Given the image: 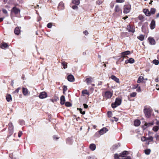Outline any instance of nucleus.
<instances>
[{"instance_id":"obj_41","label":"nucleus","mask_w":159,"mask_h":159,"mask_svg":"<svg viewBox=\"0 0 159 159\" xmlns=\"http://www.w3.org/2000/svg\"><path fill=\"white\" fill-rule=\"evenodd\" d=\"M67 90V86L65 85H64L63 87V91L64 94L65 93V92Z\"/></svg>"},{"instance_id":"obj_47","label":"nucleus","mask_w":159,"mask_h":159,"mask_svg":"<svg viewBox=\"0 0 159 159\" xmlns=\"http://www.w3.org/2000/svg\"><path fill=\"white\" fill-rule=\"evenodd\" d=\"M20 89V88H18L15 91H13V93L14 94H15L16 93H18Z\"/></svg>"},{"instance_id":"obj_24","label":"nucleus","mask_w":159,"mask_h":159,"mask_svg":"<svg viewBox=\"0 0 159 159\" xmlns=\"http://www.w3.org/2000/svg\"><path fill=\"white\" fill-rule=\"evenodd\" d=\"M143 12L145 15L147 16H150V11L149 10L147 9H144L143 10Z\"/></svg>"},{"instance_id":"obj_29","label":"nucleus","mask_w":159,"mask_h":159,"mask_svg":"<svg viewBox=\"0 0 159 159\" xmlns=\"http://www.w3.org/2000/svg\"><path fill=\"white\" fill-rule=\"evenodd\" d=\"M90 149L92 151H94L96 148V145L93 143L91 144L89 146Z\"/></svg>"},{"instance_id":"obj_35","label":"nucleus","mask_w":159,"mask_h":159,"mask_svg":"<svg viewBox=\"0 0 159 159\" xmlns=\"http://www.w3.org/2000/svg\"><path fill=\"white\" fill-rule=\"evenodd\" d=\"M61 63L62 66H63V68L64 69H66L67 68V65L66 62L65 61H63L62 62H61Z\"/></svg>"},{"instance_id":"obj_43","label":"nucleus","mask_w":159,"mask_h":159,"mask_svg":"<svg viewBox=\"0 0 159 159\" xmlns=\"http://www.w3.org/2000/svg\"><path fill=\"white\" fill-rule=\"evenodd\" d=\"M78 109L79 110L80 112V113L81 114H82V115H84L85 114V111H83L82 109L81 108H78Z\"/></svg>"},{"instance_id":"obj_7","label":"nucleus","mask_w":159,"mask_h":159,"mask_svg":"<svg viewBox=\"0 0 159 159\" xmlns=\"http://www.w3.org/2000/svg\"><path fill=\"white\" fill-rule=\"evenodd\" d=\"M114 11L115 13H117L119 15H120L122 13V10L120 9V6L118 5H116Z\"/></svg>"},{"instance_id":"obj_27","label":"nucleus","mask_w":159,"mask_h":159,"mask_svg":"<svg viewBox=\"0 0 159 159\" xmlns=\"http://www.w3.org/2000/svg\"><path fill=\"white\" fill-rule=\"evenodd\" d=\"M134 124L135 126H138L140 124V121L139 120H136L134 122Z\"/></svg>"},{"instance_id":"obj_63","label":"nucleus","mask_w":159,"mask_h":159,"mask_svg":"<svg viewBox=\"0 0 159 159\" xmlns=\"http://www.w3.org/2000/svg\"><path fill=\"white\" fill-rule=\"evenodd\" d=\"M102 81H99L98 83V85H101L102 84Z\"/></svg>"},{"instance_id":"obj_18","label":"nucleus","mask_w":159,"mask_h":159,"mask_svg":"<svg viewBox=\"0 0 159 159\" xmlns=\"http://www.w3.org/2000/svg\"><path fill=\"white\" fill-rule=\"evenodd\" d=\"M134 61L135 60L133 58H129V59H127L125 61V63L127 64L128 63H130L131 64H132L134 63Z\"/></svg>"},{"instance_id":"obj_32","label":"nucleus","mask_w":159,"mask_h":159,"mask_svg":"<svg viewBox=\"0 0 159 159\" xmlns=\"http://www.w3.org/2000/svg\"><path fill=\"white\" fill-rule=\"evenodd\" d=\"M72 2L74 4L78 5L80 3V0H74L72 1Z\"/></svg>"},{"instance_id":"obj_6","label":"nucleus","mask_w":159,"mask_h":159,"mask_svg":"<svg viewBox=\"0 0 159 159\" xmlns=\"http://www.w3.org/2000/svg\"><path fill=\"white\" fill-rule=\"evenodd\" d=\"M131 9V6L129 4L125 5L124 7L123 12L125 14L129 13Z\"/></svg>"},{"instance_id":"obj_38","label":"nucleus","mask_w":159,"mask_h":159,"mask_svg":"<svg viewBox=\"0 0 159 159\" xmlns=\"http://www.w3.org/2000/svg\"><path fill=\"white\" fill-rule=\"evenodd\" d=\"M139 19L142 21H143L144 19V17L141 15H139L138 17Z\"/></svg>"},{"instance_id":"obj_25","label":"nucleus","mask_w":159,"mask_h":159,"mask_svg":"<svg viewBox=\"0 0 159 159\" xmlns=\"http://www.w3.org/2000/svg\"><path fill=\"white\" fill-rule=\"evenodd\" d=\"M65 102V96L63 95L61 96L60 98V104L61 105H63L64 104Z\"/></svg>"},{"instance_id":"obj_48","label":"nucleus","mask_w":159,"mask_h":159,"mask_svg":"<svg viewBox=\"0 0 159 159\" xmlns=\"http://www.w3.org/2000/svg\"><path fill=\"white\" fill-rule=\"evenodd\" d=\"M52 23H49L47 25V27L49 28H51L52 26Z\"/></svg>"},{"instance_id":"obj_20","label":"nucleus","mask_w":159,"mask_h":159,"mask_svg":"<svg viewBox=\"0 0 159 159\" xmlns=\"http://www.w3.org/2000/svg\"><path fill=\"white\" fill-rule=\"evenodd\" d=\"M22 93L24 95H27L29 94L28 89L27 88L23 87L22 88Z\"/></svg>"},{"instance_id":"obj_49","label":"nucleus","mask_w":159,"mask_h":159,"mask_svg":"<svg viewBox=\"0 0 159 159\" xmlns=\"http://www.w3.org/2000/svg\"><path fill=\"white\" fill-rule=\"evenodd\" d=\"M103 2L101 0H98L96 1V3L98 5H100Z\"/></svg>"},{"instance_id":"obj_45","label":"nucleus","mask_w":159,"mask_h":159,"mask_svg":"<svg viewBox=\"0 0 159 159\" xmlns=\"http://www.w3.org/2000/svg\"><path fill=\"white\" fill-rule=\"evenodd\" d=\"M150 140V141H152L153 140V138L152 136H150L148 137H146V141L147 140Z\"/></svg>"},{"instance_id":"obj_60","label":"nucleus","mask_w":159,"mask_h":159,"mask_svg":"<svg viewBox=\"0 0 159 159\" xmlns=\"http://www.w3.org/2000/svg\"><path fill=\"white\" fill-rule=\"evenodd\" d=\"M83 105L84 107L85 108H87L88 107V106L86 104H84Z\"/></svg>"},{"instance_id":"obj_14","label":"nucleus","mask_w":159,"mask_h":159,"mask_svg":"<svg viewBox=\"0 0 159 159\" xmlns=\"http://www.w3.org/2000/svg\"><path fill=\"white\" fill-rule=\"evenodd\" d=\"M129 154L128 151H124L121 153L120 154V157H124L125 156Z\"/></svg>"},{"instance_id":"obj_37","label":"nucleus","mask_w":159,"mask_h":159,"mask_svg":"<svg viewBox=\"0 0 159 159\" xmlns=\"http://www.w3.org/2000/svg\"><path fill=\"white\" fill-rule=\"evenodd\" d=\"M65 105L67 107H70L72 106L71 103L69 102H66L65 103Z\"/></svg>"},{"instance_id":"obj_17","label":"nucleus","mask_w":159,"mask_h":159,"mask_svg":"<svg viewBox=\"0 0 159 159\" xmlns=\"http://www.w3.org/2000/svg\"><path fill=\"white\" fill-rule=\"evenodd\" d=\"M155 21L153 20H152L150 25V28L152 30H153L155 27Z\"/></svg>"},{"instance_id":"obj_15","label":"nucleus","mask_w":159,"mask_h":159,"mask_svg":"<svg viewBox=\"0 0 159 159\" xmlns=\"http://www.w3.org/2000/svg\"><path fill=\"white\" fill-rule=\"evenodd\" d=\"M20 28L19 27H17L15 28L14 31V32L16 34L19 35L20 34Z\"/></svg>"},{"instance_id":"obj_4","label":"nucleus","mask_w":159,"mask_h":159,"mask_svg":"<svg viewBox=\"0 0 159 159\" xmlns=\"http://www.w3.org/2000/svg\"><path fill=\"white\" fill-rule=\"evenodd\" d=\"M113 95V93L112 91H106L102 93V95L103 97L105 98L106 99L111 98Z\"/></svg>"},{"instance_id":"obj_30","label":"nucleus","mask_w":159,"mask_h":159,"mask_svg":"<svg viewBox=\"0 0 159 159\" xmlns=\"http://www.w3.org/2000/svg\"><path fill=\"white\" fill-rule=\"evenodd\" d=\"M143 80H144V77L142 76H140L138 78V79L137 81V82L138 83H139L143 82Z\"/></svg>"},{"instance_id":"obj_58","label":"nucleus","mask_w":159,"mask_h":159,"mask_svg":"<svg viewBox=\"0 0 159 159\" xmlns=\"http://www.w3.org/2000/svg\"><path fill=\"white\" fill-rule=\"evenodd\" d=\"M83 33L86 35H87L89 34V33L87 30H85L84 31Z\"/></svg>"},{"instance_id":"obj_12","label":"nucleus","mask_w":159,"mask_h":159,"mask_svg":"<svg viewBox=\"0 0 159 159\" xmlns=\"http://www.w3.org/2000/svg\"><path fill=\"white\" fill-rule=\"evenodd\" d=\"M108 131L107 128L104 127L99 131V133L100 135H102Z\"/></svg>"},{"instance_id":"obj_33","label":"nucleus","mask_w":159,"mask_h":159,"mask_svg":"<svg viewBox=\"0 0 159 159\" xmlns=\"http://www.w3.org/2000/svg\"><path fill=\"white\" fill-rule=\"evenodd\" d=\"M82 93L83 95H84V94L89 95V93L86 89L83 90L82 92Z\"/></svg>"},{"instance_id":"obj_51","label":"nucleus","mask_w":159,"mask_h":159,"mask_svg":"<svg viewBox=\"0 0 159 159\" xmlns=\"http://www.w3.org/2000/svg\"><path fill=\"white\" fill-rule=\"evenodd\" d=\"M141 140L143 142L146 141V137H142L141 138Z\"/></svg>"},{"instance_id":"obj_11","label":"nucleus","mask_w":159,"mask_h":159,"mask_svg":"<svg viewBox=\"0 0 159 159\" xmlns=\"http://www.w3.org/2000/svg\"><path fill=\"white\" fill-rule=\"evenodd\" d=\"M47 96L48 95L46 93L43 92L40 93L39 97L40 98L43 99L46 98Z\"/></svg>"},{"instance_id":"obj_5","label":"nucleus","mask_w":159,"mask_h":159,"mask_svg":"<svg viewBox=\"0 0 159 159\" xmlns=\"http://www.w3.org/2000/svg\"><path fill=\"white\" fill-rule=\"evenodd\" d=\"M8 132L9 134V136L12 135L14 131V126L12 123L10 122L8 124Z\"/></svg>"},{"instance_id":"obj_64","label":"nucleus","mask_w":159,"mask_h":159,"mask_svg":"<svg viewBox=\"0 0 159 159\" xmlns=\"http://www.w3.org/2000/svg\"><path fill=\"white\" fill-rule=\"evenodd\" d=\"M88 159H93V158L92 157L89 156V157H88Z\"/></svg>"},{"instance_id":"obj_31","label":"nucleus","mask_w":159,"mask_h":159,"mask_svg":"<svg viewBox=\"0 0 159 159\" xmlns=\"http://www.w3.org/2000/svg\"><path fill=\"white\" fill-rule=\"evenodd\" d=\"M137 38L140 41H143L144 39V35L143 34H140L139 36L137 37Z\"/></svg>"},{"instance_id":"obj_26","label":"nucleus","mask_w":159,"mask_h":159,"mask_svg":"<svg viewBox=\"0 0 159 159\" xmlns=\"http://www.w3.org/2000/svg\"><path fill=\"white\" fill-rule=\"evenodd\" d=\"M64 3L62 2H61L59 3L58 8L60 10L63 9L64 8Z\"/></svg>"},{"instance_id":"obj_42","label":"nucleus","mask_w":159,"mask_h":159,"mask_svg":"<svg viewBox=\"0 0 159 159\" xmlns=\"http://www.w3.org/2000/svg\"><path fill=\"white\" fill-rule=\"evenodd\" d=\"M159 61L157 60H154L153 61V63L155 65H158L159 64Z\"/></svg>"},{"instance_id":"obj_61","label":"nucleus","mask_w":159,"mask_h":159,"mask_svg":"<svg viewBox=\"0 0 159 159\" xmlns=\"http://www.w3.org/2000/svg\"><path fill=\"white\" fill-rule=\"evenodd\" d=\"M124 159H131V158L130 156H128L127 157L125 158H123Z\"/></svg>"},{"instance_id":"obj_39","label":"nucleus","mask_w":159,"mask_h":159,"mask_svg":"<svg viewBox=\"0 0 159 159\" xmlns=\"http://www.w3.org/2000/svg\"><path fill=\"white\" fill-rule=\"evenodd\" d=\"M159 129V127L158 126H154L152 129L155 132L157 131Z\"/></svg>"},{"instance_id":"obj_21","label":"nucleus","mask_w":159,"mask_h":159,"mask_svg":"<svg viewBox=\"0 0 159 159\" xmlns=\"http://www.w3.org/2000/svg\"><path fill=\"white\" fill-rule=\"evenodd\" d=\"M8 47L7 43L3 42L1 44L0 48L3 49H4Z\"/></svg>"},{"instance_id":"obj_3","label":"nucleus","mask_w":159,"mask_h":159,"mask_svg":"<svg viewBox=\"0 0 159 159\" xmlns=\"http://www.w3.org/2000/svg\"><path fill=\"white\" fill-rule=\"evenodd\" d=\"M20 9L17 8L15 6L12 8L11 9V15L14 14L16 16H17L20 14Z\"/></svg>"},{"instance_id":"obj_57","label":"nucleus","mask_w":159,"mask_h":159,"mask_svg":"<svg viewBox=\"0 0 159 159\" xmlns=\"http://www.w3.org/2000/svg\"><path fill=\"white\" fill-rule=\"evenodd\" d=\"M124 0H116V2L118 3H122L124 2Z\"/></svg>"},{"instance_id":"obj_46","label":"nucleus","mask_w":159,"mask_h":159,"mask_svg":"<svg viewBox=\"0 0 159 159\" xmlns=\"http://www.w3.org/2000/svg\"><path fill=\"white\" fill-rule=\"evenodd\" d=\"M137 94V93L136 92H133L130 95V97H135Z\"/></svg>"},{"instance_id":"obj_19","label":"nucleus","mask_w":159,"mask_h":159,"mask_svg":"<svg viewBox=\"0 0 159 159\" xmlns=\"http://www.w3.org/2000/svg\"><path fill=\"white\" fill-rule=\"evenodd\" d=\"M66 143L69 145H71L73 143L72 139L70 138H68L66 139Z\"/></svg>"},{"instance_id":"obj_50","label":"nucleus","mask_w":159,"mask_h":159,"mask_svg":"<svg viewBox=\"0 0 159 159\" xmlns=\"http://www.w3.org/2000/svg\"><path fill=\"white\" fill-rule=\"evenodd\" d=\"M58 99L59 98L57 97H55L52 100V102H56Z\"/></svg>"},{"instance_id":"obj_55","label":"nucleus","mask_w":159,"mask_h":159,"mask_svg":"<svg viewBox=\"0 0 159 159\" xmlns=\"http://www.w3.org/2000/svg\"><path fill=\"white\" fill-rule=\"evenodd\" d=\"M22 133L21 131H20L18 133V136L20 138L21 137L22 135Z\"/></svg>"},{"instance_id":"obj_16","label":"nucleus","mask_w":159,"mask_h":159,"mask_svg":"<svg viewBox=\"0 0 159 159\" xmlns=\"http://www.w3.org/2000/svg\"><path fill=\"white\" fill-rule=\"evenodd\" d=\"M67 80L70 82H73L75 81L74 77L72 75H70L68 76Z\"/></svg>"},{"instance_id":"obj_44","label":"nucleus","mask_w":159,"mask_h":159,"mask_svg":"<svg viewBox=\"0 0 159 159\" xmlns=\"http://www.w3.org/2000/svg\"><path fill=\"white\" fill-rule=\"evenodd\" d=\"M108 116V117H111L112 115V112L111 111H108L107 113Z\"/></svg>"},{"instance_id":"obj_1","label":"nucleus","mask_w":159,"mask_h":159,"mask_svg":"<svg viewBox=\"0 0 159 159\" xmlns=\"http://www.w3.org/2000/svg\"><path fill=\"white\" fill-rule=\"evenodd\" d=\"M152 111V110L150 107L147 108L146 106H145L143 112L146 117L150 118L151 116Z\"/></svg>"},{"instance_id":"obj_2","label":"nucleus","mask_w":159,"mask_h":159,"mask_svg":"<svg viewBox=\"0 0 159 159\" xmlns=\"http://www.w3.org/2000/svg\"><path fill=\"white\" fill-rule=\"evenodd\" d=\"M121 98L119 97L116 98L115 102L111 103V107L113 108H116L117 106L120 105L121 104Z\"/></svg>"},{"instance_id":"obj_56","label":"nucleus","mask_w":159,"mask_h":159,"mask_svg":"<svg viewBox=\"0 0 159 159\" xmlns=\"http://www.w3.org/2000/svg\"><path fill=\"white\" fill-rule=\"evenodd\" d=\"M3 13L5 14H7V10L5 9H3L2 10Z\"/></svg>"},{"instance_id":"obj_36","label":"nucleus","mask_w":159,"mask_h":159,"mask_svg":"<svg viewBox=\"0 0 159 159\" xmlns=\"http://www.w3.org/2000/svg\"><path fill=\"white\" fill-rule=\"evenodd\" d=\"M151 152V150L150 149H146L144 150V152L146 155H149L150 154Z\"/></svg>"},{"instance_id":"obj_13","label":"nucleus","mask_w":159,"mask_h":159,"mask_svg":"<svg viewBox=\"0 0 159 159\" xmlns=\"http://www.w3.org/2000/svg\"><path fill=\"white\" fill-rule=\"evenodd\" d=\"M153 125V123H147L146 122L144 125H143L142 128L143 129V130L145 129L146 128H147L148 127L152 125Z\"/></svg>"},{"instance_id":"obj_23","label":"nucleus","mask_w":159,"mask_h":159,"mask_svg":"<svg viewBox=\"0 0 159 159\" xmlns=\"http://www.w3.org/2000/svg\"><path fill=\"white\" fill-rule=\"evenodd\" d=\"M93 79L91 77L87 78L85 79V81L87 84H89L91 83L93 81Z\"/></svg>"},{"instance_id":"obj_54","label":"nucleus","mask_w":159,"mask_h":159,"mask_svg":"<svg viewBox=\"0 0 159 159\" xmlns=\"http://www.w3.org/2000/svg\"><path fill=\"white\" fill-rule=\"evenodd\" d=\"M19 123L21 125H23L25 124V122L24 120H20Z\"/></svg>"},{"instance_id":"obj_62","label":"nucleus","mask_w":159,"mask_h":159,"mask_svg":"<svg viewBox=\"0 0 159 159\" xmlns=\"http://www.w3.org/2000/svg\"><path fill=\"white\" fill-rule=\"evenodd\" d=\"M139 85V84H136L135 85L134 88L135 89H136L137 88H138V87Z\"/></svg>"},{"instance_id":"obj_34","label":"nucleus","mask_w":159,"mask_h":159,"mask_svg":"<svg viewBox=\"0 0 159 159\" xmlns=\"http://www.w3.org/2000/svg\"><path fill=\"white\" fill-rule=\"evenodd\" d=\"M156 11V10L155 8H151L150 11V15L151 14H154L155 13Z\"/></svg>"},{"instance_id":"obj_10","label":"nucleus","mask_w":159,"mask_h":159,"mask_svg":"<svg viewBox=\"0 0 159 159\" xmlns=\"http://www.w3.org/2000/svg\"><path fill=\"white\" fill-rule=\"evenodd\" d=\"M148 39L149 44L151 45H154L156 44V42L155 39L152 37H149Z\"/></svg>"},{"instance_id":"obj_22","label":"nucleus","mask_w":159,"mask_h":159,"mask_svg":"<svg viewBox=\"0 0 159 159\" xmlns=\"http://www.w3.org/2000/svg\"><path fill=\"white\" fill-rule=\"evenodd\" d=\"M110 78H111L117 83H120L119 79L114 75H112Z\"/></svg>"},{"instance_id":"obj_59","label":"nucleus","mask_w":159,"mask_h":159,"mask_svg":"<svg viewBox=\"0 0 159 159\" xmlns=\"http://www.w3.org/2000/svg\"><path fill=\"white\" fill-rule=\"evenodd\" d=\"M137 91L138 92H140L141 91V89L140 87H139L137 89Z\"/></svg>"},{"instance_id":"obj_8","label":"nucleus","mask_w":159,"mask_h":159,"mask_svg":"<svg viewBox=\"0 0 159 159\" xmlns=\"http://www.w3.org/2000/svg\"><path fill=\"white\" fill-rule=\"evenodd\" d=\"M131 53L129 51H126L125 52H122L121 53V57L125 58L127 57L128 58L129 57L127 56L130 54Z\"/></svg>"},{"instance_id":"obj_28","label":"nucleus","mask_w":159,"mask_h":159,"mask_svg":"<svg viewBox=\"0 0 159 159\" xmlns=\"http://www.w3.org/2000/svg\"><path fill=\"white\" fill-rule=\"evenodd\" d=\"M6 99L8 102L11 101L12 98L11 95L10 94H7L6 97Z\"/></svg>"},{"instance_id":"obj_9","label":"nucleus","mask_w":159,"mask_h":159,"mask_svg":"<svg viewBox=\"0 0 159 159\" xmlns=\"http://www.w3.org/2000/svg\"><path fill=\"white\" fill-rule=\"evenodd\" d=\"M127 29L129 32L134 33L135 32L134 27L131 25L129 24L128 25Z\"/></svg>"},{"instance_id":"obj_53","label":"nucleus","mask_w":159,"mask_h":159,"mask_svg":"<svg viewBox=\"0 0 159 159\" xmlns=\"http://www.w3.org/2000/svg\"><path fill=\"white\" fill-rule=\"evenodd\" d=\"M72 8L74 10H77L78 9V7L76 5H74L72 7Z\"/></svg>"},{"instance_id":"obj_52","label":"nucleus","mask_w":159,"mask_h":159,"mask_svg":"<svg viewBox=\"0 0 159 159\" xmlns=\"http://www.w3.org/2000/svg\"><path fill=\"white\" fill-rule=\"evenodd\" d=\"M53 138L54 140H57L59 139V138L57 137L56 135H54L53 136Z\"/></svg>"},{"instance_id":"obj_40","label":"nucleus","mask_w":159,"mask_h":159,"mask_svg":"<svg viewBox=\"0 0 159 159\" xmlns=\"http://www.w3.org/2000/svg\"><path fill=\"white\" fill-rule=\"evenodd\" d=\"M114 159H119V157H120V154L118 155L117 153L114 154Z\"/></svg>"}]
</instances>
